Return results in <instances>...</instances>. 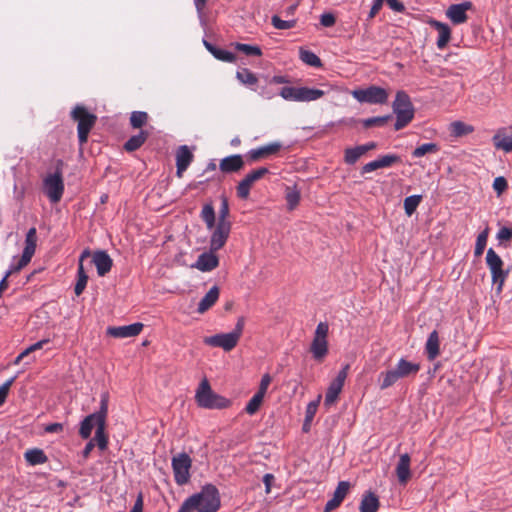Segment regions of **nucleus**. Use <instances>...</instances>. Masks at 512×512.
Here are the masks:
<instances>
[{
	"label": "nucleus",
	"mask_w": 512,
	"mask_h": 512,
	"mask_svg": "<svg viewBox=\"0 0 512 512\" xmlns=\"http://www.w3.org/2000/svg\"><path fill=\"white\" fill-rule=\"evenodd\" d=\"M220 505L218 489L212 484H207L199 493L188 497L178 512H216Z\"/></svg>",
	"instance_id": "obj_1"
},
{
	"label": "nucleus",
	"mask_w": 512,
	"mask_h": 512,
	"mask_svg": "<svg viewBox=\"0 0 512 512\" xmlns=\"http://www.w3.org/2000/svg\"><path fill=\"white\" fill-rule=\"evenodd\" d=\"M420 371V364L401 358L393 369L381 372L379 375L380 389L385 390L393 386L398 380L416 376Z\"/></svg>",
	"instance_id": "obj_2"
},
{
	"label": "nucleus",
	"mask_w": 512,
	"mask_h": 512,
	"mask_svg": "<svg viewBox=\"0 0 512 512\" xmlns=\"http://www.w3.org/2000/svg\"><path fill=\"white\" fill-rule=\"evenodd\" d=\"M195 400L199 407L205 409H225L231 406V401L217 393H215L209 381L204 378L195 394Z\"/></svg>",
	"instance_id": "obj_3"
},
{
	"label": "nucleus",
	"mask_w": 512,
	"mask_h": 512,
	"mask_svg": "<svg viewBox=\"0 0 512 512\" xmlns=\"http://www.w3.org/2000/svg\"><path fill=\"white\" fill-rule=\"evenodd\" d=\"M244 325V317H239L235 325V328L232 332L220 333L213 336L205 337L204 343L211 347H220L224 351L229 352L237 346L242 336Z\"/></svg>",
	"instance_id": "obj_4"
},
{
	"label": "nucleus",
	"mask_w": 512,
	"mask_h": 512,
	"mask_svg": "<svg viewBox=\"0 0 512 512\" xmlns=\"http://www.w3.org/2000/svg\"><path fill=\"white\" fill-rule=\"evenodd\" d=\"M392 108L393 112L396 114V122L394 125L396 131L403 129L413 120L414 107L406 92L398 91L396 93Z\"/></svg>",
	"instance_id": "obj_5"
},
{
	"label": "nucleus",
	"mask_w": 512,
	"mask_h": 512,
	"mask_svg": "<svg viewBox=\"0 0 512 512\" xmlns=\"http://www.w3.org/2000/svg\"><path fill=\"white\" fill-rule=\"evenodd\" d=\"M63 166L64 162L57 160L55 172L48 174L43 180L44 192L51 203H58L64 193Z\"/></svg>",
	"instance_id": "obj_6"
},
{
	"label": "nucleus",
	"mask_w": 512,
	"mask_h": 512,
	"mask_svg": "<svg viewBox=\"0 0 512 512\" xmlns=\"http://www.w3.org/2000/svg\"><path fill=\"white\" fill-rule=\"evenodd\" d=\"M108 403L109 394L107 392H104L101 394L99 410L86 416L82 420L79 429V435L81 436V438L88 439L91 436L93 428L99 427L101 417L103 418L104 422H106L108 415Z\"/></svg>",
	"instance_id": "obj_7"
},
{
	"label": "nucleus",
	"mask_w": 512,
	"mask_h": 512,
	"mask_svg": "<svg viewBox=\"0 0 512 512\" xmlns=\"http://www.w3.org/2000/svg\"><path fill=\"white\" fill-rule=\"evenodd\" d=\"M71 117L78 124V139L79 143L83 145L87 142L89 133L91 129L94 127L97 121V117L96 115L90 113L84 106L80 105L76 106L72 110Z\"/></svg>",
	"instance_id": "obj_8"
},
{
	"label": "nucleus",
	"mask_w": 512,
	"mask_h": 512,
	"mask_svg": "<svg viewBox=\"0 0 512 512\" xmlns=\"http://www.w3.org/2000/svg\"><path fill=\"white\" fill-rule=\"evenodd\" d=\"M328 333L329 324L327 322L318 323L310 345L312 357L317 362H322L328 354Z\"/></svg>",
	"instance_id": "obj_9"
},
{
	"label": "nucleus",
	"mask_w": 512,
	"mask_h": 512,
	"mask_svg": "<svg viewBox=\"0 0 512 512\" xmlns=\"http://www.w3.org/2000/svg\"><path fill=\"white\" fill-rule=\"evenodd\" d=\"M486 264L491 272L492 282L497 285V290L500 292L509 272L503 269V260L492 248L487 251Z\"/></svg>",
	"instance_id": "obj_10"
},
{
	"label": "nucleus",
	"mask_w": 512,
	"mask_h": 512,
	"mask_svg": "<svg viewBox=\"0 0 512 512\" xmlns=\"http://www.w3.org/2000/svg\"><path fill=\"white\" fill-rule=\"evenodd\" d=\"M352 96L361 103L385 104L388 101L389 94L386 89L372 85L365 89L353 90Z\"/></svg>",
	"instance_id": "obj_11"
},
{
	"label": "nucleus",
	"mask_w": 512,
	"mask_h": 512,
	"mask_svg": "<svg viewBox=\"0 0 512 512\" xmlns=\"http://www.w3.org/2000/svg\"><path fill=\"white\" fill-rule=\"evenodd\" d=\"M172 469L175 482L182 486L190 480V469L192 467V459L187 453H179L172 458Z\"/></svg>",
	"instance_id": "obj_12"
},
{
	"label": "nucleus",
	"mask_w": 512,
	"mask_h": 512,
	"mask_svg": "<svg viewBox=\"0 0 512 512\" xmlns=\"http://www.w3.org/2000/svg\"><path fill=\"white\" fill-rule=\"evenodd\" d=\"M37 246V230L35 227H31L26 233L25 237V246L23 249V253L16 264L11 265V272H20L24 267H26L33 255L35 254Z\"/></svg>",
	"instance_id": "obj_13"
},
{
	"label": "nucleus",
	"mask_w": 512,
	"mask_h": 512,
	"mask_svg": "<svg viewBox=\"0 0 512 512\" xmlns=\"http://www.w3.org/2000/svg\"><path fill=\"white\" fill-rule=\"evenodd\" d=\"M349 365H345L337 374L336 378L330 383L324 400V405L330 407L336 403L343 389L348 375Z\"/></svg>",
	"instance_id": "obj_14"
},
{
	"label": "nucleus",
	"mask_w": 512,
	"mask_h": 512,
	"mask_svg": "<svg viewBox=\"0 0 512 512\" xmlns=\"http://www.w3.org/2000/svg\"><path fill=\"white\" fill-rule=\"evenodd\" d=\"M269 173V170L265 167L257 168L251 172H249L237 185L236 191L237 196L240 199H247L250 194V189L253 184L262 179L266 174Z\"/></svg>",
	"instance_id": "obj_15"
},
{
	"label": "nucleus",
	"mask_w": 512,
	"mask_h": 512,
	"mask_svg": "<svg viewBox=\"0 0 512 512\" xmlns=\"http://www.w3.org/2000/svg\"><path fill=\"white\" fill-rule=\"evenodd\" d=\"M215 229L211 235L210 248L212 251H218L226 244L230 231L231 224H216Z\"/></svg>",
	"instance_id": "obj_16"
},
{
	"label": "nucleus",
	"mask_w": 512,
	"mask_h": 512,
	"mask_svg": "<svg viewBox=\"0 0 512 512\" xmlns=\"http://www.w3.org/2000/svg\"><path fill=\"white\" fill-rule=\"evenodd\" d=\"M471 8L472 3L470 1H465L460 4H452L446 10V16L453 24L459 25L467 21L468 16L466 12Z\"/></svg>",
	"instance_id": "obj_17"
},
{
	"label": "nucleus",
	"mask_w": 512,
	"mask_h": 512,
	"mask_svg": "<svg viewBox=\"0 0 512 512\" xmlns=\"http://www.w3.org/2000/svg\"><path fill=\"white\" fill-rule=\"evenodd\" d=\"M143 327L144 325L140 322L126 326H112L107 328V334L114 338H130L139 335Z\"/></svg>",
	"instance_id": "obj_18"
},
{
	"label": "nucleus",
	"mask_w": 512,
	"mask_h": 512,
	"mask_svg": "<svg viewBox=\"0 0 512 512\" xmlns=\"http://www.w3.org/2000/svg\"><path fill=\"white\" fill-rule=\"evenodd\" d=\"M194 155L187 145H181L176 151V175L181 178L192 163Z\"/></svg>",
	"instance_id": "obj_19"
},
{
	"label": "nucleus",
	"mask_w": 512,
	"mask_h": 512,
	"mask_svg": "<svg viewBox=\"0 0 512 512\" xmlns=\"http://www.w3.org/2000/svg\"><path fill=\"white\" fill-rule=\"evenodd\" d=\"M216 251L204 252L198 256L197 261L192 265V268H196L202 272H209L214 270L219 265V258L215 255Z\"/></svg>",
	"instance_id": "obj_20"
},
{
	"label": "nucleus",
	"mask_w": 512,
	"mask_h": 512,
	"mask_svg": "<svg viewBox=\"0 0 512 512\" xmlns=\"http://www.w3.org/2000/svg\"><path fill=\"white\" fill-rule=\"evenodd\" d=\"M349 489V482L340 481L334 491L333 497L326 503L324 512H331L338 508L348 494Z\"/></svg>",
	"instance_id": "obj_21"
},
{
	"label": "nucleus",
	"mask_w": 512,
	"mask_h": 512,
	"mask_svg": "<svg viewBox=\"0 0 512 512\" xmlns=\"http://www.w3.org/2000/svg\"><path fill=\"white\" fill-rule=\"evenodd\" d=\"M244 164L242 155L234 154L221 159L219 169L225 174L235 173L242 170Z\"/></svg>",
	"instance_id": "obj_22"
},
{
	"label": "nucleus",
	"mask_w": 512,
	"mask_h": 512,
	"mask_svg": "<svg viewBox=\"0 0 512 512\" xmlns=\"http://www.w3.org/2000/svg\"><path fill=\"white\" fill-rule=\"evenodd\" d=\"M428 23L438 32V39L436 42L437 48L441 50L444 49L451 39L450 27L446 23L434 19L429 20Z\"/></svg>",
	"instance_id": "obj_23"
},
{
	"label": "nucleus",
	"mask_w": 512,
	"mask_h": 512,
	"mask_svg": "<svg viewBox=\"0 0 512 512\" xmlns=\"http://www.w3.org/2000/svg\"><path fill=\"white\" fill-rule=\"evenodd\" d=\"M493 145L497 150L506 153L512 152V132L508 133L507 129H499L492 137Z\"/></svg>",
	"instance_id": "obj_24"
},
{
	"label": "nucleus",
	"mask_w": 512,
	"mask_h": 512,
	"mask_svg": "<svg viewBox=\"0 0 512 512\" xmlns=\"http://www.w3.org/2000/svg\"><path fill=\"white\" fill-rule=\"evenodd\" d=\"M282 145L278 142L269 143L257 149H252L248 152V157L251 161H258L267 158L270 155L276 154L281 149Z\"/></svg>",
	"instance_id": "obj_25"
},
{
	"label": "nucleus",
	"mask_w": 512,
	"mask_h": 512,
	"mask_svg": "<svg viewBox=\"0 0 512 512\" xmlns=\"http://www.w3.org/2000/svg\"><path fill=\"white\" fill-rule=\"evenodd\" d=\"M93 263L99 276H105L112 268L113 261L105 251H97L93 255Z\"/></svg>",
	"instance_id": "obj_26"
},
{
	"label": "nucleus",
	"mask_w": 512,
	"mask_h": 512,
	"mask_svg": "<svg viewBox=\"0 0 512 512\" xmlns=\"http://www.w3.org/2000/svg\"><path fill=\"white\" fill-rule=\"evenodd\" d=\"M410 461V456L407 453L400 455L396 466V475L401 484H406L411 477Z\"/></svg>",
	"instance_id": "obj_27"
},
{
	"label": "nucleus",
	"mask_w": 512,
	"mask_h": 512,
	"mask_svg": "<svg viewBox=\"0 0 512 512\" xmlns=\"http://www.w3.org/2000/svg\"><path fill=\"white\" fill-rule=\"evenodd\" d=\"M204 46L217 60L227 63H234L236 61V55L230 51L218 48L206 40H204Z\"/></svg>",
	"instance_id": "obj_28"
},
{
	"label": "nucleus",
	"mask_w": 512,
	"mask_h": 512,
	"mask_svg": "<svg viewBox=\"0 0 512 512\" xmlns=\"http://www.w3.org/2000/svg\"><path fill=\"white\" fill-rule=\"evenodd\" d=\"M218 298L219 288L217 286H213L199 302L197 311L200 314H203L217 302Z\"/></svg>",
	"instance_id": "obj_29"
},
{
	"label": "nucleus",
	"mask_w": 512,
	"mask_h": 512,
	"mask_svg": "<svg viewBox=\"0 0 512 512\" xmlns=\"http://www.w3.org/2000/svg\"><path fill=\"white\" fill-rule=\"evenodd\" d=\"M439 335L436 330L432 331L427 339L425 349L429 360H434L440 354Z\"/></svg>",
	"instance_id": "obj_30"
},
{
	"label": "nucleus",
	"mask_w": 512,
	"mask_h": 512,
	"mask_svg": "<svg viewBox=\"0 0 512 512\" xmlns=\"http://www.w3.org/2000/svg\"><path fill=\"white\" fill-rule=\"evenodd\" d=\"M379 505L378 497L372 492H367L363 495L359 509L360 512H377Z\"/></svg>",
	"instance_id": "obj_31"
},
{
	"label": "nucleus",
	"mask_w": 512,
	"mask_h": 512,
	"mask_svg": "<svg viewBox=\"0 0 512 512\" xmlns=\"http://www.w3.org/2000/svg\"><path fill=\"white\" fill-rule=\"evenodd\" d=\"M324 91L317 88L298 87V102H310L321 98Z\"/></svg>",
	"instance_id": "obj_32"
},
{
	"label": "nucleus",
	"mask_w": 512,
	"mask_h": 512,
	"mask_svg": "<svg viewBox=\"0 0 512 512\" xmlns=\"http://www.w3.org/2000/svg\"><path fill=\"white\" fill-rule=\"evenodd\" d=\"M149 133L141 130L137 135L130 137L124 144V149L128 152H133L139 149L147 140Z\"/></svg>",
	"instance_id": "obj_33"
},
{
	"label": "nucleus",
	"mask_w": 512,
	"mask_h": 512,
	"mask_svg": "<svg viewBox=\"0 0 512 512\" xmlns=\"http://www.w3.org/2000/svg\"><path fill=\"white\" fill-rule=\"evenodd\" d=\"M105 430L106 422H104L103 418L101 417L99 427H97L95 436L92 439L94 440V444H96L100 450H105L108 446V436Z\"/></svg>",
	"instance_id": "obj_34"
},
{
	"label": "nucleus",
	"mask_w": 512,
	"mask_h": 512,
	"mask_svg": "<svg viewBox=\"0 0 512 512\" xmlns=\"http://www.w3.org/2000/svg\"><path fill=\"white\" fill-rule=\"evenodd\" d=\"M25 460L30 465L44 464L47 461V456L44 451L38 448L29 449L24 454Z\"/></svg>",
	"instance_id": "obj_35"
},
{
	"label": "nucleus",
	"mask_w": 512,
	"mask_h": 512,
	"mask_svg": "<svg viewBox=\"0 0 512 512\" xmlns=\"http://www.w3.org/2000/svg\"><path fill=\"white\" fill-rule=\"evenodd\" d=\"M200 217L208 229H212L215 226V210L211 203L203 206Z\"/></svg>",
	"instance_id": "obj_36"
},
{
	"label": "nucleus",
	"mask_w": 512,
	"mask_h": 512,
	"mask_svg": "<svg viewBox=\"0 0 512 512\" xmlns=\"http://www.w3.org/2000/svg\"><path fill=\"white\" fill-rule=\"evenodd\" d=\"M363 155L360 146L346 148L344 151V162L348 165L355 164Z\"/></svg>",
	"instance_id": "obj_37"
},
{
	"label": "nucleus",
	"mask_w": 512,
	"mask_h": 512,
	"mask_svg": "<svg viewBox=\"0 0 512 512\" xmlns=\"http://www.w3.org/2000/svg\"><path fill=\"white\" fill-rule=\"evenodd\" d=\"M300 59L307 65L312 67H321L322 63L320 58L312 51L305 50L303 48L299 51Z\"/></svg>",
	"instance_id": "obj_38"
},
{
	"label": "nucleus",
	"mask_w": 512,
	"mask_h": 512,
	"mask_svg": "<svg viewBox=\"0 0 512 512\" xmlns=\"http://www.w3.org/2000/svg\"><path fill=\"white\" fill-rule=\"evenodd\" d=\"M422 201L421 195H411L404 199V211L407 216H411L416 211Z\"/></svg>",
	"instance_id": "obj_39"
},
{
	"label": "nucleus",
	"mask_w": 512,
	"mask_h": 512,
	"mask_svg": "<svg viewBox=\"0 0 512 512\" xmlns=\"http://www.w3.org/2000/svg\"><path fill=\"white\" fill-rule=\"evenodd\" d=\"M149 119V116L144 111H133L130 115V125L134 129H139L144 126Z\"/></svg>",
	"instance_id": "obj_40"
},
{
	"label": "nucleus",
	"mask_w": 512,
	"mask_h": 512,
	"mask_svg": "<svg viewBox=\"0 0 512 512\" xmlns=\"http://www.w3.org/2000/svg\"><path fill=\"white\" fill-rule=\"evenodd\" d=\"M488 234H489V228L486 227L477 236L476 244H475V249H474V255L476 257H480L483 254V252L485 250V247H486V244H487Z\"/></svg>",
	"instance_id": "obj_41"
},
{
	"label": "nucleus",
	"mask_w": 512,
	"mask_h": 512,
	"mask_svg": "<svg viewBox=\"0 0 512 512\" xmlns=\"http://www.w3.org/2000/svg\"><path fill=\"white\" fill-rule=\"evenodd\" d=\"M450 127L451 133L458 137L470 134L474 131L473 126L465 124L464 122L461 121H455L451 123Z\"/></svg>",
	"instance_id": "obj_42"
},
{
	"label": "nucleus",
	"mask_w": 512,
	"mask_h": 512,
	"mask_svg": "<svg viewBox=\"0 0 512 512\" xmlns=\"http://www.w3.org/2000/svg\"><path fill=\"white\" fill-rule=\"evenodd\" d=\"M439 150V147L435 143H424L412 152V156L415 158H420L425 156L428 153H436Z\"/></svg>",
	"instance_id": "obj_43"
},
{
	"label": "nucleus",
	"mask_w": 512,
	"mask_h": 512,
	"mask_svg": "<svg viewBox=\"0 0 512 512\" xmlns=\"http://www.w3.org/2000/svg\"><path fill=\"white\" fill-rule=\"evenodd\" d=\"M237 79L248 86H253L258 82L256 75L248 69H242L236 74Z\"/></svg>",
	"instance_id": "obj_44"
},
{
	"label": "nucleus",
	"mask_w": 512,
	"mask_h": 512,
	"mask_svg": "<svg viewBox=\"0 0 512 512\" xmlns=\"http://www.w3.org/2000/svg\"><path fill=\"white\" fill-rule=\"evenodd\" d=\"M285 198L288 210L292 211L298 206L300 202V192L297 191L296 189L287 188Z\"/></svg>",
	"instance_id": "obj_45"
},
{
	"label": "nucleus",
	"mask_w": 512,
	"mask_h": 512,
	"mask_svg": "<svg viewBox=\"0 0 512 512\" xmlns=\"http://www.w3.org/2000/svg\"><path fill=\"white\" fill-rule=\"evenodd\" d=\"M380 169L388 168L394 164L401 163V157L396 154H386L377 158Z\"/></svg>",
	"instance_id": "obj_46"
},
{
	"label": "nucleus",
	"mask_w": 512,
	"mask_h": 512,
	"mask_svg": "<svg viewBox=\"0 0 512 512\" xmlns=\"http://www.w3.org/2000/svg\"><path fill=\"white\" fill-rule=\"evenodd\" d=\"M229 216V203L226 197H221V205L219 208L218 222L217 224H231L228 220Z\"/></svg>",
	"instance_id": "obj_47"
},
{
	"label": "nucleus",
	"mask_w": 512,
	"mask_h": 512,
	"mask_svg": "<svg viewBox=\"0 0 512 512\" xmlns=\"http://www.w3.org/2000/svg\"><path fill=\"white\" fill-rule=\"evenodd\" d=\"M235 48L243 52L247 56H261L262 51L259 46L249 45V44H243V43H236Z\"/></svg>",
	"instance_id": "obj_48"
},
{
	"label": "nucleus",
	"mask_w": 512,
	"mask_h": 512,
	"mask_svg": "<svg viewBox=\"0 0 512 512\" xmlns=\"http://www.w3.org/2000/svg\"><path fill=\"white\" fill-rule=\"evenodd\" d=\"M263 399H264V397H263V396H261L260 394L255 393V394L253 395V397H252V398L249 400V402L247 403V405H246V407H245V411H246L249 415H253V414H255V413L258 411V409H259V407H260V405H261V403H262Z\"/></svg>",
	"instance_id": "obj_49"
},
{
	"label": "nucleus",
	"mask_w": 512,
	"mask_h": 512,
	"mask_svg": "<svg viewBox=\"0 0 512 512\" xmlns=\"http://www.w3.org/2000/svg\"><path fill=\"white\" fill-rule=\"evenodd\" d=\"M272 25L278 30H287L295 27V20H282L279 16L274 15L271 18Z\"/></svg>",
	"instance_id": "obj_50"
},
{
	"label": "nucleus",
	"mask_w": 512,
	"mask_h": 512,
	"mask_svg": "<svg viewBox=\"0 0 512 512\" xmlns=\"http://www.w3.org/2000/svg\"><path fill=\"white\" fill-rule=\"evenodd\" d=\"M390 119V115L368 118L363 121V126L365 128H371L374 126H384Z\"/></svg>",
	"instance_id": "obj_51"
},
{
	"label": "nucleus",
	"mask_w": 512,
	"mask_h": 512,
	"mask_svg": "<svg viewBox=\"0 0 512 512\" xmlns=\"http://www.w3.org/2000/svg\"><path fill=\"white\" fill-rule=\"evenodd\" d=\"M322 396L318 395L316 400L308 403L305 411V419L308 421H313V418L317 412L318 406L320 404Z\"/></svg>",
	"instance_id": "obj_52"
},
{
	"label": "nucleus",
	"mask_w": 512,
	"mask_h": 512,
	"mask_svg": "<svg viewBox=\"0 0 512 512\" xmlns=\"http://www.w3.org/2000/svg\"><path fill=\"white\" fill-rule=\"evenodd\" d=\"M280 96L285 100L298 102V87L285 86L281 89Z\"/></svg>",
	"instance_id": "obj_53"
},
{
	"label": "nucleus",
	"mask_w": 512,
	"mask_h": 512,
	"mask_svg": "<svg viewBox=\"0 0 512 512\" xmlns=\"http://www.w3.org/2000/svg\"><path fill=\"white\" fill-rule=\"evenodd\" d=\"M14 380L15 378L12 377L0 386V406L5 403L10 387L12 386Z\"/></svg>",
	"instance_id": "obj_54"
},
{
	"label": "nucleus",
	"mask_w": 512,
	"mask_h": 512,
	"mask_svg": "<svg viewBox=\"0 0 512 512\" xmlns=\"http://www.w3.org/2000/svg\"><path fill=\"white\" fill-rule=\"evenodd\" d=\"M508 188L507 180L502 177H496L493 181V189L498 195L502 194Z\"/></svg>",
	"instance_id": "obj_55"
},
{
	"label": "nucleus",
	"mask_w": 512,
	"mask_h": 512,
	"mask_svg": "<svg viewBox=\"0 0 512 512\" xmlns=\"http://www.w3.org/2000/svg\"><path fill=\"white\" fill-rule=\"evenodd\" d=\"M271 381H272V377L270 376V374H268V373L264 374L261 378L259 389L256 393L260 394L261 396L264 397L268 390L269 385L271 384Z\"/></svg>",
	"instance_id": "obj_56"
},
{
	"label": "nucleus",
	"mask_w": 512,
	"mask_h": 512,
	"mask_svg": "<svg viewBox=\"0 0 512 512\" xmlns=\"http://www.w3.org/2000/svg\"><path fill=\"white\" fill-rule=\"evenodd\" d=\"M88 282V276L77 277V282L74 288V292L77 296H80L86 288Z\"/></svg>",
	"instance_id": "obj_57"
},
{
	"label": "nucleus",
	"mask_w": 512,
	"mask_h": 512,
	"mask_svg": "<svg viewBox=\"0 0 512 512\" xmlns=\"http://www.w3.org/2000/svg\"><path fill=\"white\" fill-rule=\"evenodd\" d=\"M497 239L499 241H511L512 240V229L509 227H502L497 233Z\"/></svg>",
	"instance_id": "obj_58"
},
{
	"label": "nucleus",
	"mask_w": 512,
	"mask_h": 512,
	"mask_svg": "<svg viewBox=\"0 0 512 512\" xmlns=\"http://www.w3.org/2000/svg\"><path fill=\"white\" fill-rule=\"evenodd\" d=\"M336 22V18L332 13H324L320 17V23L324 27H332Z\"/></svg>",
	"instance_id": "obj_59"
},
{
	"label": "nucleus",
	"mask_w": 512,
	"mask_h": 512,
	"mask_svg": "<svg viewBox=\"0 0 512 512\" xmlns=\"http://www.w3.org/2000/svg\"><path fill=\"white\" fill-rule=\"evenodd\" d=\"M90 256V252L88 250H84L79 258V263H78V271H77V277H80V276H88L84 270V266H83V260Z\"/></svg>",
	"instance_id": "obj_60"
},
{
	"label": "nucleus",
	"mask_w": 512,
	"mask_h": 512,
	"mask_svg": "<svg viewBox=\"0 0 512 512\" xmlns=\"http://www.w3.org/2000/svg\"><path fill=\"white\" fill-rule=\"evenodd\" d=\"M385 2L395 12H403L405 10L404 4L398 0H386Z\"/></svg>",
	"instance_id": "obj_61"
},
{
	"label": "nucleus",
	"mask_w": 512,
	"mask_h": 512,
	"mask_svg": "<svg viewBox=\"0 0 512 512\" xmlns=\"http://www.w3.org/2000/svg\"><path fill=\"white\" fill-rule=\"evenodd\" d=\"M377 169H380V167H379L378 161H377V159H376V160H374V161H371V162H369V163L365 164V165L362 167V169H361V173H362V174H366V173H370V172H372V171H375V170H377Z\"/></svg>",
	"instance_id": "obj_62"
},
{
	"label": "nucleus",
	"mask_w": 512,
	"mask_h": 512,
	"mask_svg": "<svg viewBox=\"0 0 512 512\" xmlns=\"http://www.w3.org/2000/svg\"><path fill=\"white\" fill-rule=\"evenodd\" d=\"M382 5L383 2L381 0H375L370 9L369 18H374L382 8Z\"/></svg>",
	"instance_id": "obj_63"
},
{
	"label": "nucleus",
	"mask_w": 512,
	"mask_h": 512,
	"mask_svg": "<svg viewBox=\"0 0 512 512\" xmlns=\"http://www.w3.org/2000/svg\"><path fill=\"white\" fill-rule=\"evenodd\" d=\"M63 430V425L61 423H51L45 427V432L47 433H58Z\"/></svg>",
	"instance_id": "obj_64"
}]
</instances>
